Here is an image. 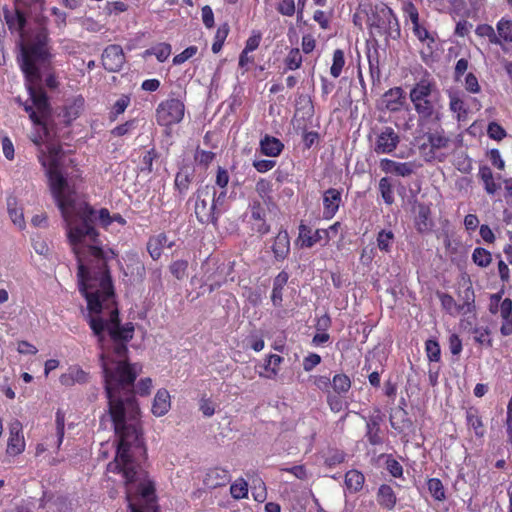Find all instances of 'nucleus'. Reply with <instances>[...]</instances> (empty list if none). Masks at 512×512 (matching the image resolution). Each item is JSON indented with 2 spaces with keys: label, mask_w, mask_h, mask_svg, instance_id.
<instances>
[{
  "label": "nucleus",
  "mask_w": 512,
  "mask_h": 512,
  "mask_svg": "<svg viewBox=\"0 0 512 512\" xmlns=\"http://www.w3.org/2000/svg\"><path fill=\"white\" fill-rule=\"evenodd\" d=\"M95 219L96 211L85 203L79 219L65 223L67 238L77 260L78 290L87 301V322L100 350L99 361L110 418L118 433L128 429L135 440L136 422L132 419L128 427L124 426L125 407L119 395L125 391L128 407L137 408L130 392L142 367L138 363H130L128 357V344L134 337L135 325L132 322L121 323L109 268V262L117 257V253L101 245L94 227ZM128 438V434L122 432V446Z\"/></svg>",
  "instance_id": "1"
},
{
  "label": "nucleus",
  "mask_w": 512,
  "mask_h": 512,
  "mask_svg": "<svg viewBox=\"0 0 512 512\" xmlns=\"http://www.w3.org/2000/svg\"><path fill=\"white\" fill-rule=\"evenodd\" d=\"M48 33L42 31L34 41L22 46L21 69L27 81L31 104L25 103L24 110L37 127L30 136L38 147V160L45 169L51 194L61 212L65 223L79 219V213L85 204L76 209V192L70 187L61 172V161L64 155L62 146L51 140L47 126L51 114V106L47 93L39 85L41 74L39 66L50 62L51 53L48 47Z\"/></svg>",
  "instance_id": "2"
},
{
  "label": "nucleus",
  "mask_w": 512,
  "mask_h": 512,
  "mask_svg": "<svg viewBox=\"0 0 512 512\" xmlns=\"http://www.w3.org/2000/svg\"><path fill=\"white\" fill-rule=\"evenodd\" d=\"M152 380L149 377L142 378L132 388L131 392L137 408H129L126 401V392L119 393L123 399L125 407L124 426L128 427L132 419L136 422L137 439L128 435L127 442L122 446V431L117 432L114 421L112 420L115 434L118 438L116 455L113 461L107 465V470L112 473L120 474L124 480L126 488V500L128 502L129 512H159L157 505L156 489L154 482L149 478L148 472L139 462V458L146 456V446L143 438V429L139 419L140 409L135 399V393L140 396L150 394ZM123 433L129 434L128 429Z\"/></svg>",
  "instance_id": "3"
},
{
  "label": "nucleus",
  "mask_w": 512,
  "mask_h": 512,
  "mask_svg": "<svg viewBox=\"0 0 512 512\" xmlns=\"http://www.w3.org/2000/svg\"><path fill=\"white\" fill-rule=\"evenodd\" d=\"M409 99L418 115L419 124L440 120L441 95L432 78L427 76L417 81L410 89Z\"/></svg>",
  "instance_id": "4"
},
{
  "label": "nucleus",
  "mask_w": 512,
  "mask_h": 512,
  "mask_svg": "<svg viewBox=\"0 0 512 512\" xmlns=\"http://www.w3.org/2000/svg\"><path fill=\"white\" fill-rule=\"evenodd\" d=\"M367 26L372 37L384 36L388 39H399L401 28L397 15L384 2L375 4L367 16Z\"/></svg>",
  "instance_id": "5"
},
{
  "label": "nucleus",
  "mask_w": 512,
  "mask_h": 512,
  "mask_svg": "<svg viewBox=\"0 0 512 512\" xmlns=\"http://www.w3.org/2000/svg\"><path fill=\"white\" fill-rule=\"evenodd\" d=\"M217 201L216 190L214 186L205 185L196 192L195 215L201 224H216L218 213L216 212Z\"/></svg>",
  "instance_id": "6"
},
{
  "label": "nucleus",
  "mask_w": 512,
  "mask_h": 512,
  "mask_svg": "<svg viewBox=\"0 0 512 512\" xmlns=\"http://www.w3.org/2000/svg\"><path fill=\"white\" fill-rule=\"evenodd\" d=\"M402 11L404 17L409 19L412 24L413 35L424 45H427L430 53L432 52L433 45L436 44L435 33L429 31L427 21L420 20L418 8L413 1L403 3Z\"/></svg>",
  "instance_id": "7"
},
{
  "label": "nucleus",
  "mask_w": 512,
  "mask_h": 512,
  "mask_svg": "<svg viewBox=\"0 0 512 512\" xmlns=\"http://www.w3.org/2000/svg\"><path fill=\"white\" fill-rule=\"evenodd\" d=\"M185 115V104L182 100L172 95L159 103L156 108L155 118L158 125L171 127L180 123Z\"/></svg>",
  "instance_id": "8"
},
{
  "label": "nucleus",
  "mask_w": 512,
  "mask_h": 512,
  "mask_svg": "<svg viewBox=\"0 0 512 512\" xmlns=\"http://www.w3.org/2000/svg\"><path fill=\"white\" fill-rule=\"evenodd\" d=\"M2 14L8 30L11 32V34H16L20 38L21 47L33 42L38 33L42 31L47 33L45 29H40L35 33L32 39L25 42L24 28L27 23V14L23 10V7L15 3L11 8L4 7Z\"/></svg>",
  "instance_id": "9"
},
{
  "label": "nucleus",
  "mask_w": 512,
  "mask_h": 512,
  "mask_svg": "<svg viewBox=\"0 0 512 512\" xmlns=\"http://www.w3.org/2000/svg\"><path fill=\"white\" fill-rule=\"evenodd\" d=\"M412 213L414 227L418 233L427 234L433 230L434 220L431 204L416 202L412 207Z\"/></svg>",
  "instance_id": "10"
},
{
  "label": "nucleus",
  "mask_w": 512,
  "mask_h": 512,
  "mask_svg": "<svg viewBox=\"0 0 512 512\" xmlns=\"http://www.w3.org/2000/svg\"><path fill=\"white\" fill-rule=\"evenodd\" d=\"M102 66L108 72H119L126 58L122 47L118 44L108 45L101 56Z\"/></svg>",
  "instance_id": "11"
},
{
  "label": "nucleus",
  "mask_w": 512,
  "mask_h": 512,
  "mask_svg": "<svg viewBox=\"0 0 512 512\" xmlns=\"http://www.w3.org/2000/svg\"><path fill=\"white\" fill-rule=\"evenodd\" d=\"M26 441L23 434V427L20 421L15 420L9 425V436L7 440L6 454L15 457L25 451Z\"/></svg>",
  "instance_id": "12"
},
{
  "label": "nucleus",
  "mask_w": 512,
  "mask_h": 512,
  "mask_svg": "<svg viewBox=\"0 0 512 512\" xmlns=\"http://www.w3.org/2000/svg\"><path fill=\"white\" fill-rule=\"evenodd\" d=\"M400 142L398 133L390 126L382 128L376 136L374 151L376 154H391Z\"/></svg>",
  "instance_id": "13"
},
{
  "label": "nucleus",
  "mask_w": 512,
  "mask_h": 512,
  "mask_svg": "<svg viewBox=\"0 0 512 512\" xmlns=\"http://www.w3.org/2000/svg\"><path fill=\"white\" fill-rule=\"evenodd\" d=\"M427 141L428 143L422 144V150L425 151L429 148V151L426 152L428 158L438 159L441 161L444 154L440 153V150L448 147L450 139L445 136L443 131H435L427 134Z\"/></svg>",
  "instance_id": "14"
},
{
  "label": "nucleus",
  "mask_w": 512,
  "mask_h": 512,
  "mask_svg": "<svg viewBox=\"0 0 512 512\" xmlns=\"http://www.w3.org/2000/svg\"><path fill=\"white\" fill-rule=\"evenodd\" d=\"M323 219L331 220L338 212L342 204V190L328 188L322 195Z\"/></svg>",
  "instance_id": "15"
},
{
  "label": "nucleus",
  "mask_w": 512,
  "mask_h": 512,
  "mask_svg": "<svg viewBox=\"0 0 512 512\" xmlns=\"http://www.w3.org/2000/svg\"><path fill=\"white\" fill-rule=\"evenodd\" d=\"M406 104V94L402 87H393L387 90L382 96L383 107L391 112H399Z\"/></svg>",
  "instance_id": "16"
},
{
  "label": "nucleus",
  "mask_w": 512,
  "mask_h": 512,
  "mask_svg": "<svg viewBox=\"0 0 512 512\" xmlns=\"http://www.w3.org/2000/svg\"><path fill=\"white\" fill-rule=\"evenodd\" d=\"M85 99L78 95L70 100L62 107L59 117L65 125H70L76 120L84 109Z\"/></svg>",
  "instance_id": "17"
},
{
  "label": "nucleus",
  "mask_w": 512,
  "mask_h": 512,
  "mask_svg": "<svg viewBox=\"0 0 512 512\" xmlns=\"http://www.w3.org/2000/svg\"><path fill=\"white\" fill-rule=\"evenodd\" d=\"M299 239L302 247L311 248L322 240L327 244L330 241V236H327V232L324 229L312 231L309 226L301 223L299 225Z\"/></svg>",
  "instance_id": "18"
},
{
  "label": "nucleus",
  "mask_w": 512,
  "mask_h": 512,
  "mask_svg": "<svg viewBox=\"0 0 512 512\" xmlns=\"http://www.w3.org/2000/svg\"><path fill=\"white\" fill-rule=\"evenodd\" d=\"M231 480L230 472L222 467H213L207 470L203 484L208 489H216L227 485Z\"/></svg>",
  "instance_id": "19"
},
{
  "label": "nucleus",
  "mask_w": 512,
  "mask_h": 512,
  "mask_svg": "<svg viewBox=\"0 0 512 512\" xmlns=\"http://www.w3.org/2000/svg\"><path fill=\"white\" fill-rule=\"evenodd\" d=\"M465 421L468 430L473 431L478 439H482L486 434V426L483 417L477 407L470 406L465 411Z\"/></svg>",
  "instance_id": "20"
},
{
  "label": "nucleus",
  "mask_w": 512,
  "mask_h": 512,
  "mask_svg": "<svg viewBox=\"0 0 512 512\" xmlns=\"http://www.w3.org/2000/svg\"><path fill=\"white\" fill-rule=\"evenodd\" d=\"M90 374L83 370L78 365L70 366L66 373H63L59 377V382L61 385L70 387L78 384H85L89 382Z\"/></svg>",
  "instance_id": "21"
},
{
  "label": "nucleus",
  "mask_w": 512,
  "mask_h": 512,
  "mask_svg": "<svg viewBox=\"0 0 512 512\" xmlns=\"http://www.w3.org/2000/svg\"><path fill=\"white\" fill-rule=\"evenodd\" d=\"M380 168L387 174L390 173L402 177L410 176L414 172L411 162H397L388 158L380 161Z\"/></svg>",
  "instance_id": "22"
},
{
  "label": "nucleus",
  "mask_w": 512,
  "mask_h": 512,
  "mask_svg": "<svg viewBox=\"0 0 512 512\" xmlns=\"http://www.w3.org/2000/svg\"><path fill=\"white\" fill-rule=\"evenodd\" d=\"M284 358L278 354H269L266 356L261 370L258 371V375L265 379H275L280 371V366L283 363Z\"/></svg>",
  "instance_id": "23"
},
{
  "label": "nucleus",
  "mask_w": 512,
  "mask_h": 512,
  "mask_svg": "<svg viewBox=\"0 0 512 512\" xmlns=\"http://www.w3.org/2000/svg\"><path fill=\"white\" fill-rule=\"evenodd\" d=\"M271 249L277 261H282L287 258L290 253V238L286 230L281 229L278 232L274 238Z\"/></svg>",
  "instance_id": "24"
},
{
  "label": "nucleus",
  "mask_w": 512,
  "mask_h": 512,
  "mask_svg": "<svg viewBox=\"0 0 512 512\" xmlns=\"http://www.w3.org/2000/svg\"><path fill=\"white\" fill-rule=\"evenodd\" d=\"M168 242L167 235L162 232L157 235L151 236L147 241V251L153 260H158L163 252V248L167 246L171 248L174 242Z\"/></svg>",
  "instance_id": "25"
},
{
  "label": "nucleus",
  "mask_w": 512,
  "mask_h": 512,
  "mask_svg": "<svg viewBox=\"0 0 512 512\" xmlns=\"http://www.w3.org/2000/svg\"><path fill=\"white\" fill-rule=\"evenodd\" d=\"M499 312L502 319L500 333L507 337L512 335V300L505 298L499 306Z\"/></svg>",
  "instance_id": "26"
},
{
  "label": "nucleus",
  "mask_w": 512,
  "mask_h": 512,
  "mask_svg": "<svg viewBox=\"0 0 512 512\" xmlns=\"http://www.w3.org/2000/svg\"><path fill=\"white\" fill-rule=\"evenodd\" d=\"M171 408V398L168 390L159 389L152 403V413L156 417L164 416Z\"/></svg>",
  "instance_id": "27"
},
{
  "label": "nucleus",
  "mask_w": 512,
  "mask_h": 512,
  "mask_svg": "<svg viewBox=\"0 0 512 512\" xmlns=\"http://www.w3.org/2000/svg\"><path fill=\"white\" fill-rule=\"evenodd\" d=\"M284 149V144L280 139L266 134L260 140V151L263 155L268 157L279 156Z\"/></svg>",
  "instance_id": "28"
},
{
  "label": "nucleus",
  "mask_w": 512,
  "mask_h": 512,
  "mask_svg": "<svg viewBox=\"0 0 512 512\" xmlns=\"http://www.w3.org/2000/svg\"><path fill=\"white\" fill-rule=\"evenodd\" d=\"M376 499L378 504L388 511L395 508L397 503V497L393 488L388 484H382L378 488Z\"/></svg>",
  "instance_id": "29"
},
{
  "label": "nucleus",
  "mask_w": 512,
  "mask_h": 512,
  "mask_svg": "<svg viewBox=\"0 0 512 512\" xmlns=\"http://www.w3.org/2000/svg\"><path fill=\"white\" fill-rule=\"evenodd\" d=\"M366 438L370 445L383 444V432L380 428L379 417H370L366 422Z\"/></svg>",
  "instance_id": "30"
},
{
  "label": "nucleus",
  "mask_w": 512,
  "mask_h": 512,
  "mask_svg": "<svg viewBox=\"0 0 512 512\" xmlns=\"http://www.w3.org/2000/svg\"><path fill=\"white\" fill-rule=\"evenodd\" d=\"M288 279L289 275L286 271L279 272L274 278L271 301L275 307H280L282 305L283 289L286 286Z\"/></svg>",
  "instance_id": "31"
},
{
  "label": "nucleus",
  "mask_w": 512,
  "mask_h": 512,
  "mask_svg": "<svg viewBox=\"0 0 512 512\" xmlns=\"http://www.w3.org/2000/svg\"><path fill=\"white\" fill-rule=\"evenodd\" d=\"M498 46L512 45V20L502 17L496 24Z\"/></svg>",
  "instance_id": "32"
},
{
  "label": "nucleus",
  "mask_w": 512,
  "mask_h": 512,
  "mask_svg": "<svg viewBox=\"0 0 512 512\" xmlns=\"http://www.w3.org/2000/svg\"><path fill=\"white\" fill-rule=\"evenodd\" d=\"M344 482L350 493H357L363 488L365 476L362 472L352 469L346 472Z\"/></svg>",
  "instance_id": "33"
},
{
  "label": "nucleus",
  "mask_w": 512,
  "mask_h": 512,
  "mask_svg": "<svg viewBox=\"0 0 512 512\" xmlns=\"http://www.w3.org/2000/svg\"><path fill=\"white\" fill-rule=\"evenodd\" d=\"M171 52H172L171 45L166 42H161V43H157L156 45L146 49L143 52L142 57L147 58L148 56L154 55L159 62L163 63L170 57Z\"/></svg>",
  "instance_id": "34"
},
{
  "label": "nucleus",
  "mask_w": 512,
  "mask_h": 512,
  "mask_svg": "<svg viewBox=\"0 0 512 512\" xmlns=\"http://www.w3.org/2000/svg\"><path fill=\"white\" fill-rule=\"evenodd\" d=\"M478 176L482 180L484 190L488 195H494L500 189V184L495 182L492 170L488 166H481Z\"/></svg>",
  "instance_id": "35"
},
{
  "label": "nucleus",
  "mask_w": 512,
  "mask_h": 512,
  "mask_svg": "<svg viewBox=\"0 0 512 512\" xmlns=\"http://www.w3.org/2000/svg\"><path fill=\"white\" fill-rule=\"evenodd\" d=\"M395 242L392 230L381 229L376 236L377 247L381 252L390 253Z\"/></svg>",
  "instance_id": "36"
},
{
  "label": "nucleus",
  "mask_w": 512,
  "mask_h": 512,
  "mask_svg": "<svg viewBox=\"0 0 512 512\" xmlns=\"http://www.w3.org/2000/svg\"><path fill=\"white\" fill-rule=\"evenodd\" d=\"M352 382L348 375L345 373H337L331 379L332 393L345 395L349 392Z\"/></svg>",
  "instance_id": "37"
},
{
  "label": "nucleus",
  "mask_w": 512,
  "mask_h": 512,
  "mask_svg": "<svg viewBox=\"0 0 512 512\" xmlns=\"http://www.w3.org/2000/svg\"><path fill=\"white\" fill-rule=\"evenodd\" d=\"M449 107L450 110L456 114L458 121H465L468 116V109L465 101L460 98L457 94L449 96Z\"/></svg>",
  "instance_id": "38"
},
{
  "label": "nucleus",
  "mask_w": 512,
  "mask_h": 512,
  "mask_svg": "<svg viewBox=\"0 0 512 512\" xmlns=\"http://www.w3.org/2000/svg\"><path fill=\"white\" fill-rule=\"evenodd\" d=\"M378 190L386 205L391 206L395 202L394 186L390 178L382 177L378 183Z\"/></svg>",
  "instance_id": "39"
},
{
  "label": "nucleus",
  "mask_w": 512,
  "mask_h": 512,
  "mask_svg": "<svg viewBox=\"0 0 512 512\" xmlns=\"http://www.w3.org/2000/svg\"><path fill=\"white\" fill-rule=\"evenodd\" d=\"M230 181V176L227 169L218 166L216 171L215 184L218 186L221 191L217 196V201H224L227 196V186Z\"/></svg>",
  "instance_id": "40"
},
{
  "label": "nucleus",
  "mask_w": 512,
  "mask_h": 512,
  "mask_svg": "<svg viewBox=\"0 0 512 512\" xmlns=\"http://www.w3.org/2000/svg\"><path fill=\"white\" fill-rule=\"evenodd\" d=\"M427 488L434 500L438 502L446 500V490L439 478H429L427 481Z\"/></svg>",
  "instance_id": "41"
},
{
  "label": "nucleus",
  "mask_w": 512,
  "mask_h": 512,
  "mask_svg": "<svg viewBox=\"0 0 512 512\" xmlns=\"http://www.w3.org/2000/svg\"><path fill=\"white\" fill-rule=\"evenodd\" d=\"M303 58L298 48H291L284 59V73L287 71H294L302 66Z\"/></svg>",
  "instance_id": "42"
},
{
  "label": "nucleus",
  "mask_w": 512,
  "mask_h": 512,
  "mask_svg": "<svg viewBox=\"0 0 512 512\" xmlns=\"http://www.w3.org/2000/svg\"><path fill=\"white\" fill-rule=\"evenodd\" d=\"M229 31L228 23H223L217 28L211 48L213 53L217 54L222 50Z\"/></svg>",
  "instance_id": "43"
},
{
  "label": "nucleus",
  "mask_w": 512,
  "mask_h": 512,
  "mask_svg": "<svg viewBox=\"0 0 512 512\" xmlns=\"http://www.w3.org/2000/svg\"><path fill=\"white\" fill-rule=\"evenodd\" d=\"M131 99L128 95H121L119 99L113 104L109 112V120L116 121L118 117L125 112L127 107L130 105Z\"/></svg>",
  "instance_id": "44"
},
{
  "label": "nucleus",
  "mask_w": 512,
  "mask_h": 512,
  "mask_svg": "<svg viewBox=\"0 0 512 512\" xmlns=\"http://www.w3.org/2000/svg\"><path fill=\"white\" fill-rule=\"evenodd\" d=\"M159 157L155 147H152L144 153L141 158L139 171L141 173L150 174L153 171V162Z\"/></svg>",
  "instance_id": "45"
},
{
  "label": "nucleus",
  "mask_w": 512,
  "mask_h": 512,
  "mask_svg": "<svg viewBox=\"0 0 512 512\" xmlns=\"http://www.w3.org/2000/svg\"><path fill=\"white\" fill-rule=\"evenodd\" d=\"M345 459L346 453L343 450L331 448L327 451V454L324 458V464L328 468H334L343 463Z\"/></svg>",
  "instance_id": "46"
},
{
  "label": "nucleus",
  "mask_w": 512,
  "mask_h": 512,
  "mask_svg": "<svg viewBox=\"0 0 512 512\" xmlns=\"http://www.w3.org/2000/svg\"><path fill=\"white\" fill-rule=\"evenodd\" d=\"M191 181V174L187 170L181 169L176 173L174 186L176 190L183 195L188 191Z\"/></svg>",
  "instance_id": "47"
},
{
  "label": "nucleus",
  "mask_w": 512,
  "mask_h": 512,
  "mask_svg": "<svg viewBox=\"0 0 512 512\" xmlns=\"http://www.w3.org/2000/svg\"><path fill=\"white\" fill-rule=\"evenodd\" d=\"M345 66V56L341 49H336L333 52L332 65L330 67V74L333 78H338Z\"/></svg>",
  "instance_id": "48"
},
{
  "label": "nucleus",
  "mask_w": 512,
  "mask_h": 512,
  "mask_svg": "<svg viewBox=\"0 0 512 512\" xmlns=\"http://www.w3.org/2000/svg\"><path fill=\"white\" fill-rule=\"evenodd\" d=\"M8 213L12 220V222L15 225H18L19 228L23 229L25 227V220H24V214L23 210L21 208H17L16 200L15 199H9L8 200Z\"/></svg>",
  "instance_id": "49"
},
{
  "label": "nucleus",
  "mask_w": 512,
  "mask_h": 512,
  "mask_svg": "<svg viewBox=\"0 0 512 512\" xmlns=\"http://www.w3.org/2000/svg\"><path fill=\"white\" fill-rule=\"evenodd\" d=\"M475 34L481 38H487L490 44L498 45L497 30L490 24H479L475 29Z\"/></svg>",
  "instance_id": "50"
},
{
  "label": "nucleus",
  "mask_w": 512,
  "mask_h": 512,
  "mask_svg": "<svg viewBox=\"0 0 512 512\" xmlns=\"http://www.w3.org/2000/svg\"><path fill=\"white\" fill-rule=\"evenodd\" d=\"M55 425H56V449L59 450L65 434V412L61 409L56 411L55 415Z\"/></svg>",
  "instance_id": "51"
},
{
  "label": "nucleus",
  "mask_w": 512,
  "mask_h": 512,
  "mask_svg": "<svg viewBox=\"0 0 512 512\" xmlns=\"http://www.w3.org/2000/svg\"><path fill=\"white\" fill-rule=\"evenodd\" d=\"M473 262L479 267H487L492 261L491 253L482 247H476L472 253Z\"/></svg>",
  "instance_id": "52"
},
{
  "label": "nucleus",
  "mask_w": 512,
  "mask_h": 512,
  "mask_svg": "<svg viewBox=\"0 0 512 512\" xmlns=\"http://www.w3.org/2000/svg\"><path fill=\"white\" fill-rule=\"evenodd\" d=\"M230 494L236 500L247 498L248 497L247 482L243 478L237 479L230 486Z\"/></svg>",
  "instance_id": "53"
},
{
  "label": "nucleus",
  "mask_w": 512,
  "mask_h": 512,
  "mask_svg": "<svg viewBox=\"0 0 512 512\" xmlns=\"http://www.w3.org/2000/svg\"><path fill=\"white\" fill-rule=\"evenodd\" d=\"M425 352L430 362H439L441 359V349L438 341L428 339L425 342Z\"/></svg>",
  "instance_id": "54"
},
{
  "label": "nucleus",
  "mask_w": 512,
  "mask_h": 512,
  "mask_svg": "<svg viewBox=\"0 0 512 512\" xmlns=\"http://www.w3.org/2000/svg\"><path fill=\"white\" fill-rule=\"evenodd\" d=\"M326 401L330 410L334 413H338L347 407V402L343 399V395L341 394L330 392L327 394Z\"/></svg>",
  "instance_id": "55"
},
{
  "label": "nucleus",
  "mask_w": 512,
  "mask_h": 512,
  "mask_svg": "<svg viewBox=\"0 0 512 512\" xmlns=\"http://www.w3.org/2000/svg\"><path fill=\"white\" fill-rule=\"evenodd\" d=\"M128 10V4L123 1H107L103 13L106 16L119 15Z\"/></svg>",
  "instance_id": "56"
},
{
  "label": "nucleus",
  "mask_w": 512,
  "mask_h": 512,
  "mask_svg": "<svg viewBox=\"0 0 512 512\" xmlns=\"http://www.w3.org/2000/svg\"><path fill=\"white\" fill-rule=\"evenodd\" d=\"M463 303L458 306V312H461L466 309V312H471L474 308L475 295L472 286H468L460 295Z\"/></svg>",
  "instance_id": "57"
},
{
  "label": "nucleus",
  "mask_w": 512,
  "mask_h": 512,
  "mask_svg": "<svg viewBox=\"0 0 512 512\" xmlns=\"http://www.w3.org/2000/svg\"><path fill=\"white\" fill-rule=\"evenodd\" d=\"M473 334L476 343L485 345L486 347H492L493 340L490 338V330L488 327H476L473 329Z\"/></svg>",
  "instance_id": "58"
},
{
  "label": "nucleus",
  "mask_w": 512,
  "mask_h": 512,
  "mask_svg": "<svg viewBox=\"0 0 512 512\" xmlns=\"http://www.w3.org/2000/svg\"><path fill=\"white\" fill-rule=\"evenodd\" d=\"M137 127V119H130L114 127L110 133L115 137H122L131 133Z\"/></svg>",
  "instance_id": "59"
},
{
  "label": "nucleus",
  "mask_w": 512,
  "mask_h": 512,
  "mask_svg": "<svg viewBox=\"0 0 512 512\" xmlns=\"http://www.w3.org/2000/svg\"><path fill=\"white\" fill-rule=\"evenodd\" d=\"M487 135L495 141H501L507 136V132L498 122L492 121L487 126Z\"/></svg>",
  "instance_id": "60"
},
{
  "label": "nucleus",
  "mask_w": 512,
  "mask_h": 512,
  "mask_svg": "<svg viewBox=\"0 0 512 512\" xmlns=\"http://www.w3.org/2000/svg\"><path fill=\"white\" fill-rule=\"evenodd\" d=\"M187 269L188 261L182 259L173 261L169 266L171 274L178 280H181L186 276Z\"/></svg>",
  "instance_id": "61"
},
{
  "label": "nucleus",
  "mask_w": 512,
  "mask_h": 512,
  "mask_svg": "<svg viewBox=\"0 0 512 512\" xmlns=\"http://www.w3.org/2000/svg\"><path fill=\"white\" fill-rule=\"evenodd\" d=\"M276 10L282 16L292 17L296 12L294 0H280L276 6Z\"/></svg>",
  "instance_id": "62"
},
{
  "label": "nucleus",
  "mask_w": 512,
  "mask_h": 512,
  "mask_svg": "<svg viewBox=\"0 0 512 512\" xmlns=\"http://www.w3.org/2000/svg\"><path fill=\"white\" fill-rule=\"evenodd\" d=\"M255 190L257 194L262 198L264 201L266 198H270V194L272 192V183L271 181L260 178L255 185Z\"/></svg>",
  "instance_id": "63"
},
{
  "label": "nucleus",
  "mask_w": 512,
  "mask_h": 512,
  "mask_svg": "<svg viewBox=\"0 0 512 512\" xmlns=\"http://www.w3.org/2000/svg\"><path fill=\"white\" fill-rule=\"evenodd\" d=\"M198 52L197 46H189L186 49H184L181 53L177 54L173 58V64L174 65H181L190 58L194 57Z\"/></svg>",
  "instance_id": "64"
}]
</instances>
